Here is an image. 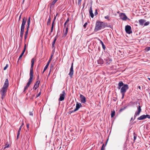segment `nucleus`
<instances>
[{
  "label": "nucleus",
  "mask_w": 150,
  "mask_h": 150,
  "mask_svg": "<svg viewBox=\"0 0 150 150\" xmlns=\"http://www.w3.org/2000/svg\"><path fill=\"white\" fill-rule=\"evenodd\" d=\"M54 21H53V22H52V25L51 33H52L53 31V27H54Z\"/></svg>",
  "instance_id": "obj_25"
},
{
  "label": "nucleus",
  "mask_w": 150,
  "mask_h": 150,
  "mask_svg": "<svg viewBox=\"0 0 150 150\" xmlns=\"http://www.w3.org/2000/svg\"><path fill=\"white\" fill-rule=\"evenodd\" d=\"M68 30V25L67 26L66 28V30L64 35V37H65L67 35Z\"/></svg>",
  "instance_id": "obj_22"
},
{
  "label": "nucleus",
  "mask_w": 150,
  "mask_h": 150,
  "mask_svg": "<svg viewBox=\"0 0 150 150\" xmlns=\"http://www.w3.org/2000/svg\"><path fill=\"white\" fill-rule=\"evenodd\" d=\"M80 96L81 98V102L83 103H85L86 102V98L82 94H80Z\"/></svg>",
  "instance_id": "obj_12"
},
{
  "label": "nucleus",
  "mask_w": 150,
  "mask_h": 150,
  "mask_svg": "<svg viewBox=\"0 0 150 150\" xmlns=\"http://www.w3.org/2000/svg\"><path fill=\"white\" fill-rule=\"evenodd\" d=\"M76 111H75V109L74 110H72L71 111V113H72V112H74Z\"/></svg>",
  "instance_id": "obj_53"
},
{
  "label": "nucleus",
  "mask_w": 150,
  "mask_h": 150,
  "mask_svg": "<svg viewBox=\"0 0 150 150\" xmlns=\"http://www.w3.org/2000/svg\"><path fill=\"white\" fill-rule=\"evenodd\" d=\"M8 86V79H6L5 81L3 87L0 90V94L1 95V98L3 100L5 97Z\"/></svg>",
  "instance_id": "obj_2"
},
{
  "label": "nucleus",
  "mask_w": 150,
  "mask_h": 150,
  "mask_svg": "<svg viewBox=\"0 0 150 150\" xmlns=\"http://www.w3.org/2000/svg\"><path fill=\"white\" fill-rule=\"evenodd\" d=\"M57 1L56 0H54V1L52 2L51 5H54L56 2Z\"/></svg>",
  "instance_id": "obj_34"
},
{
  "label": "nucleus",
  "mask_w": 150,
  "mask_h": 150,
  "mask_svg": "<svg viewBox=\"0 0 150 150\" xmlns=\"http://www.w3.org/2000/svg\"><path fill=\"white\" fill-rule=\"evenodd\" d=\"M26 49V44H25L23 50V52H22L21 54L19 56V59H18V60L21 59L23 55V54H24L25 51Z\"/></svg>",
  "instance_id": "obj_13"
},
{
  "label": "nucleus",
  "mask_w": 150,
  "mask_h": 150,
  "mask_svg": "<svg viewBox=\"0 0 150 150\" xmlns=\"http://www.w3.org/2000/svg\"><path fill=\"white\" fill-rule=\"evenodd\" d=\"M124 85V84L123 83L122 81H120L118 84V85H119V86H121V87H122Z\"/></svg>",
  "instance_id": "obj_27"
},
{
  "label": "nucleus",
  "mask_w": 150,
  "mask_h": 150,
  "mask_svg": "<svg viewBox=\"0 0 150 150\" xmlns=\"http://www.w3.org/2000/svg\"><path fill=\"white\" fill-rule=\"evenodd\" d=\"M138 88H139V89H141V87H140V86H138Z\"/></svg>",
  "instance_id": "obj_59"
},
{
  "label": "nucleus",
  "mask_w": 150,
  "mask_h": 150,
  "mask_svg": "<svg viewBox=\"0 0 150 150\" xmlns=\"http://www.w3.org/2000/svg\"><path fill=\"white\" fill-rule=\"evenodd\" d=\"M146 116L145 115H142L141 116L139 117H138L137 119L138 120H144L146 119Z\"/></svg>",
  "instance_id": "obj_17"
},
{
  "label": "nucleus",
  "mask_w": 150,
  "mask_h": 150,
  "mask_svg": "<svg viewBox=\"0 0 150 150\" xmlns=\"http://www.w3.org/2000/svg\"><path fill=\"white\" fill-rule=\"evenodd\" d=\"M125 30L126 33L128 34H130L132 33L131 28L130 25H127L125 27Z\"/></svg>",
  "instance_id": "obj_6"
},
{
  "label": "nucleus",
  "mask_w": 150,
  "mask_h": 150,
  "mask_svg": "<svg viewBox=\"0 0 150 150\" xmlns=\"http://www.w3.org/2000/svg\"><path fill=\"white\" fill-rule=\"evenodd\" d=\"M145 21V20L142 19H140L139 20V24L141 25H143Z\"/></svg>",
  "instance_id": "obj_19"
},
{
  "label": "nucleus",
  "mask_w": 150,
  "mask_h": 150,
  "mask_svg": "<svg viewBox=\"0 0 150 150\" xmlns=\"http://www.w3.org/2000/svg\"><path fill=\"white\" fill-rule=\"evenodd\" d=\"M8 64H6V66L4 68V70H6L7 68H8Z\"/></svg>",
  "instance_id": "obj_38"
},
{
  "label": "nucleus",
  "mask_w": 150,
  "mask_h": 150,
  "mask_svg": "<svg viewBox=\"0 0 150 150\" xmlns=\"http://www.w3.org/2000/svg\"><path fill=\"white\" fill-rule=\"evenodd\" d=\"M121 87V86H119L118 85V86L117 87V88H118V89H120Z\"/></svg>",
  "instance_id": "obj_56"
},
{
  "label": "nucleus",
  "mask_w": 150,
  "mask_h": 150,
  "mask_svg": "<svg viewBox=\"0 0 150 150\" xmlns=\"http://www.w3.org/2000/svg\"><path fill=\"white\" fill-rule=\"evenodd\" d=\"M23 124H24L23 123H22V124L21 125V126L19 128V130H21L22 127H23Z\"/></svg>",
  "instance_id": "obj_43"
},
{
  "label": "nucleus",
  "mask_w": 150,
  "mask_h": 150,
  "mask_svg": "<svg viewBox=\"0 0 150 150\" xmlns=\"http://www.w3.org/2000/svg\"><path fill=\"white\" fill-rule=\"evenodd\" d=\"M81 106V103H77L76 104V108L75 109V110L77 111L78 110Z\"/></svg>",
  "instance_id": "obj_16"
},
{
  "label": "nucleus",
  "mask_w": 150,
  "mask_h": 150,
  "mask_svg": "<svg viewBox=\"0 0 150 150\" xmlns=\"http://www.w3.org/2000/svg\"><path fill=\"white\" fill-rule=\"evenodd\" d=\"M24 29L23 28H21V32L20 36L21 37V38H23V34L24 33Z\"/></svg>",
  "instance_id": "obj_20"
},
{
  "label": "nucleus",
  "mask_w": 150,
  "mask_h": 150,
  "mask_svg": "<svg viewBox=\"0 0 150 150\" xmlns=\"http://www.w3.org/2000/svg\"><path fill=\"white\" fill-rule=\"evenodd\" d=\"M121 93L122 95V98H124L125 93Z\"/></svg>",
  "instance_id": "obj_46"
},
{
  "label": "nucleus",
  "mask_w": 150,
  "mask_h": 150,
  "mask_svg": "<svg viewBox=\"0 0 150 150\" xmlns=\"http://www.w3.org/2000/svg\"><path fill=\"white\" fill-rule=\"evenodd\" d=\"M56 16H55L54 17V20H53V21H54H54L56 19Z\"/></svg>",
  "instance_id": "obj_57"
},
{
  "label": "nucleus",
  "mask_w": 150,
  "mask_h": 150,
  "mask_svg": "<svg viewBox=\"0 0 150 150\" xmlns=\"http://www.w3.org/2000/svg\"><path fill=\"white\" fill-rule=\"evenodd\" d=\"M104 59L106 61V63L108 64H110L112 62L111 59L109 57H107Z\"/></svg>",
  "instance_id": "obj_14"
},
{
  "label": "nucleus",
  "mask_w": 150,
  "mask_h": 150,
  "mask_svg": "<svg viewBox=\"0 0 150 150\" xmlns=\"http://www.w3.org/2000/svg\"><path fill=\"white\" fill-rule=\"evenodd\" d=\"M98 14V13L97 12V9H96L95 10V12L94 13V14L95 16L97 15Z\"/></svg>",
  "instance_id": "obj_39"
},
{
  "label": "nucleus",
  "mask_w": 150,
  "mask_h": 150,
  "mask_svg": "<svg viewBox=\"0 0 150 150\" xmlns=\"http://www.w3.org/2000/svg\"><path fill=\"white\" fill-rule=\"evenodd\" d=\"M115 115V110L112 111L111 114V117H113Z\"/></svg>",
  "instance_id": "obj_26"
},
{
  "label": "nucleus",
  "mask_w": 150,
  "mask_h": 150,
  "mask_svg": "<svg viewBox=\"0 0 150 150\" xmlns=\"http://www.w3.org/2000/svg\"><path fill=\"white\" fill-rule=\"evenodd\" d=\"M29 125L28 124H26V127L28 129L29 128Z\"/></svg>",
  "instance_id": "obj_51"
},
{
  "label": "nucleus",
  "mask_w": 150,
  "mask_h": 150,
  "mask_svg": "<svg viewBox=\"0 0 150 150\" xmlns=\"http://www.w3.org/2000/svg\"><path fill=\"white\" fill-rule=\"evenodd\" d=\"M101 24V21H98L96 22L95 29L96 31H98L102 28Z\"/></svg>",
  "instance_id": "obj_3"
},
{
  "label": "nucleus",
  "mask_w": 150,
  "mask_h": 150,
  "mask_svg": "<svg viewBox=\"0 0 150 150\" xmlns=\"http://www.w3.org/2000/svg\"><path fill=\"white\" fill-rule=\"evenodd\" d=\"M21 131V130H19H19L18 131V134H17V139H18V138L20 134Z\"/></svg>",
  "instance_id": "obj_32"
},
{
  "label": "nucleus",
  "mask_w": 150,
  "mask_h": 150,
  "mask_svg": "<svg viewBox=\"0 0 150 150\" xmlns=\"http://www.w3.org/2000/svg\"><path fill=\"white\" fill-rule=\"evenodd\" d=\"M136 137H137V135L135 133H134V141H135V140L136 139Z\"/></svg>",
  "instance_id": "obj_31"
},
{
  "label": "nucleus",
  "mask_w": 150,
  "mask_h": 150,
  "mask_svg": "<svg viewBox=\"0 0 150 150\" xmlns=\"http://www.w3.org/2000/svg\"><path fill=\"white\" fill-rule=\"evenodd\" d=\"M54 44H55V43L53 42L52 43V47H54Z\"/></svg>",
  "instance_id": "obj_50"
},
{
  "label": "nucleus",
  "mask_w": 150,
  "mask_h": 150,
  "mask_svg": "<svg viewBox=\"0 0 150 150\" xmlns=\"http://www.w3.org/2000/svg\"><path fill=\"white\" fill-rule=\"evenodd\" d=\"M82 0H78V5L79 6L81 5V2Z\"/></svg>",
  "instance_id": "obj_30"
},
{
  "label": "nucleus",
  "mask_w": 150,
  "mask_h": 150,
  "mask_svg": "<svg viewBox=\"0 0 150 150\" xmlns=\"http://www.w3.org/2000/svg\"><path fill=\"white\" fill-rule=\"evenodd\" d=\"M138 110L135 113L134 117V120L136 117L139 115L140 112L141 111L142 109H141V106L140 105H139L138 106Z\"/></svg>",
  "instance_id": "obj_7"
},
{
  "label": "nucleus",
  "mask_w": 150,
  "mask_h": 150,
  "mask_svg": "<svg viewBox=\"0 0 150 150\" xmlns=\"http://www.w3.org/2000/svg\"><path fill=\"white\" fill-rule=\"evenodd\" d=\"M35 59L34 58L32 59L31 60V67L30 70V78L29 79L27 83V85L25 87L24 91H25L29 87L33 79V68L34 64Z\"/></svg>",
  "instance_id": "obj_1"
},
{
  "label": "nucleus",
  "mask_w": 150,
  "mask_h": 150,
  "mask_svg": "<svg viewBox=\"0 0 150 150\" xmlns=\"http://www.w3.org/2000/svg\"><path fill=\"white\" fill-rule=\"evenodd\" d=\"M149 21H147L144 24V26H146L149 25Z\"/></svg>",
  "instance_id": "obj_33"
},
{
  "label": "nucleus",
  "mask_w": 150,
  "mask_h": 150,
  "mask_svg": "<svg viewBox=\"0 0 150 150\" xmlns=\"http://www.w3.org/2000/svg\"><path fill=\"white\" fill-rule=\"evenodd\" d=\"M40 81H37L36 82L35 84L34 85L33 88L35 90H36V89L39 87V84L40 83Z\"/></svg>",
  "instance_id": "obj_15"
},
{
  "label": "nucleus",
  "mask_w": 150,
  "mask_h": 150,
  "mask_svg": "<svg viewBox=\"0 0 150 150\" xmlns=\"http://www.w3.org/2000/svg\"><path fill=\"white\" fill-rule=\"evenodd\" d=\"M52 55L51 56V57L50 58V59H51V60L52 59Z\"/></svg>",
  "instance_id": "obj_60"
},
{
  "label": "nucleus",
  "mask_w": 150,
  "mask_h": 150,
  "mask_svg": "<svg viewBox=\"0 0 150 150\" xmlns=\"http://www.w3.org/2000/svg\"><path fill=\"white\" fill-rule=\"evenodd\" d=\"M66 95V93L64 90L62 91V93L60 94V97L59 99V101H62L64 100L65 96Z\"/></svg>",
  "instance_id": "obj_5"
},
{
  "label": "nucleus",
  "mask_w": 150,
  "mask_h": 150,
  "mask_svg": "<svg viewBox=\"0 0 150 150\" xmlns=\"http://www.w3.org/2000/svg\"><path fill=\"white\" fill-rule=\"evenodd\" d=\"M101 44H102V47H103V48L105 50V45H104V44H103V42L101 41Z\"/></svg>",
  "instance_id": "obj_29"
},
{
  "label": "nucleus",
  "mask_w": 150,
  "mask_h": 150,
  "mask_svg": "<svg viewBox=\"0 0 150 150\" xmlns=\"http://www.w3.org/2000/svg\"><path fill=\"white\" fill-rule=\"evenodd\" d=\"M126 108V107H124V108H122L121 109H120V110H119V112H122V111H123V110H124Z\"/></svg>",
  "instance_id": "obj_35"
},
{
  "label": "nucleus",
  "mask_w": 150,
  "mask_h": 150,
  "mask_svg": "<svg viewBox=\"0 0 150 150\" xmlns=\"http://www.w3.org/2000/svg\"><path fill=\"white\" fill-rule=\"evenodd\" d=\"M24 1H25V0H23V2H24Z\"/></svg>",
  "instance_id": "obj_62"
},
{
  "label": "nucleus",
  "mask_w": 150,
  "mask_h": 150,
  "mask_svg": "<svg viewBox=\"0 0 150 150\" xmlns=\"http://www.w3.org/2000/svg\"><path fill=\"white\" fill-rule=\"evenodd\" d=\"M30 17H29L28 18V21H27V30L25 32V35H28V30H29V26L30 24Z\"/></svg>",
  "instance_id": "obj_9"
},
{
  "label": "nucleus",
  "mask_w": 150,
  "mask_h": 150,
  "mask_svg": "<svg viewBox=\"0 0 150 150\" xmlns=\"http://www.w3.org/2000/svg\"><path fill=\"white\" fill-rule=\"evenodd\" d=\"M98 63L99 64H103V61L102 59H100L98 60Z\"/></svg>",
  "instance_id": "obj_23"
},
{
  "label": "nucleus",
  "mask_w": 150,
  "mask_h": 150,
  "mask_svg": "<svg viewBox=\"0 0 150 150\" xmlns=\"http://www.w3.org/2000/svg\"><path fill=\"white\" fill-rule=\"evenodd\" d=\"M150 50V47H148L147 48V50Z\"/></svg>",
  "instance_id": "obj_58"
},
{
  "label": "nucleus",
  "mask_w": 150,
  "mask_h": 150,
  "mask_svg": "<svg viewBox=\"0 0 150 150\" xmlns=\"http://www.w3.org/2000/svg\"><path fill=\"white\" fill-rule=\"evenodd\" d=\"M148 79L150 81V78H149Z\"/></svg>",
  "instance_id": "obj_64"
},
{
  "label": "nucleus",
  "mask_w": 150,
  "mask_h": 150,
  "mask_svg": "<svg viewBox=\"0 0 150 150\" xmlns=\"http://www.w3.org/2000/svg\"><path fill=\"white\" fill-rule=\"evenodd\" d=\"M27 35L25 34V36L24 37L25 40H26L27 37Z\"/></svg>",
  "instance_id": "obj_48"
},
{
  "label": "nucleus",
  "mask_w": 150,
  "mask_h": 150,
  "mask_svg": "<svg viewBox=\"0 0 150 150\" xmlns=\"http://www.w3.org/2000/svg\"><path fill=\"white\" fill-rule=\"evenodd\" d=\"M110 16L109 15L107 16H105L104 18L105 19H107L108 21H110V19H109Z\"/></svg>",
  "instance_id": "obj_28"
},
{
  "label": "nucleus",
  "mask_w": 150,
  "mask_h": 150,
  "mask_svg": "<svg viewBox=\"0 0 150 150\" xmlns=\"http://www.w3.org/2000/svg\"><path fill=\"white\" fill-rule=\"evenodd\" d=\"M48 65H46L45 66V68H44V71H45L46 69H47V68L48 67Z\"/></svg>",
  "instance_id": "obj_36"
},
{
  "label": "nucleus",
  "mask_w": 150,
  "mask_h": 150,
  "mask_svg": "<svg viewBox=\"0 0 150 150\" xmlns=\"http://www.w3.org/2000/svg\"><path fill=\"white\" fill-rule=\"evenodd\" d=\"M104 144H103L101 148V150H104L105 148L104 147Z\"/></svg>",
  "instance_id": "obj_40"
},
{
  "label": "nucleus",
  "mask_w": 150,
  "mask_h": 150,
  "mask_svg": "<svg viewBox=\"0 0 150 150\" xmlns=\"http://www.w3.org/2000/svg\"><path fill=\"white\" fill-rule=\"evenodd\" d=\"M146 118H148L149 119H150V115L148 114L145 115Z\"/></svg>",
  "instance_id": "obj_37"
},
{
  "label": "nucleus",
  "mask_w": 150,
  "mask_h": 150,
  "mask_svg": "<svg viewBox=\"0 0 150 150\" xmlns=\"http://www.w3.org/2000/svg\"><path fill=\"white\" fill-rule=\"evenodd\" d=\"M21 15L20 16H19V20H18L19 21L21 19Z\"/></svg>",
  "instance_id": "obj_54"
},
{
  "label": "nucleus",
  "mask_w": 150,
  "mask_h": 150,
  "mask_svg": "<svg viewBox=\"0 0 150 150\" xmlns=\"http://www.w3.org/2000/svg\"><path fill=\"white\" fill-rule=\"evenodd\" d=\"M87 24V23L86 22L83 25V26L85 28L86 27V25Z\"/></svg>",
  "instance_id": "obj_44"
},
{
  "label": "nucleus",
  "mask_w": 150,
  "mask_h": 150,
  "mask_svg": "<svg viewBox=\"0 0 150 150\" xmlns=\"http://www.w3.org/2000/svg\"><path fill=\"white\" fill-rule=\"evenodd\" d=\"M41 91L38 93V95L37 96H36V97H38V96H39L41 94Z\"/></svg>",
  "instance_id": "obj_45"
},
{
  "label": "nucleus",
  "mask_w": 150,
  "mask_h": 150,
  "mask_svg": "<svg viewBox=\"0 0 150 150\" xmlns=\"http://www.w3.org/2000/svg\"><path fill=\"white\" fill-rule=\"evenodd\" d=\"M56 40H57V39L56 38H55L54 39V40L53 42L55 43V42Z\"/></svg>",
  "instance_id": "obj_52"
},
{
  "label": "nucleus",
  "mask_w": 150,
  "mask_h": 150,
  "mask_svg": "<svg viewBox=\"0 0 150 150\" xmlns=\"http://www.w3.org/2000/svg\"><path fill=\"white\" fill-rule=\"evenodd\" d=\"M129 87L128 85L126 84H124L123 86L122 87L120 90V92L121 93H125L127 90L128 89Z\"/></svg>",
  "instance_id": "obj_4"
},
{
  "label": "nucleus",
  "mask_w": 150,
  "mask_h": 150,
  "mask_svg": "<svg viewBox=\"0 0 150 150\" xmlns=\"http://www.w3.org/2000/svg\"><path fill=\"white\" fill-rule=\"evenodd\" d=\"M51 21V17H50V16L48 19V21H47V25H50V24Z\"/></svg>",
  "instance_id": "obj_24"
},
{
  "label": "nucleus",
  "mask_w": 150,
  "mask_h": 150,
  "mask_svg": "<svg viewBox=\"0 0 150 150\" xmlns=\"http://www.w3.org/2000/svg\"><path fill=\"white\" fill-rule=\"evenodd\" d=\"M30 116H32L33 115V113H32V112H30Z\"/></svg>",
  "instance_id": "obj_47"
},
{
  "label": "nucleus",
  "mask_w": 150,
  "mask_h": 150,
  "mask_svg": "<svg viewBox=\"0 0 150 150\" xmlns=\"http://www.w3.org/2000/svg\"><path fill=\"white\" fill-rule=\"evenodd\" d=\"M39 75H38L37 76V79L38 80L39 79Z\"/></svg>",
  "instance_id": "obj_61"
},
{
  "label": "nucleus",
  "mask_w": 150,
  "mask_h": 150,
  "mask_svg": "<svg viewBox=\"0 0 150 150\" xmlns=\"http://www.w3.org/2000/svg\"><path fill=\"white\" fill-rule=\"evenodd\" d=\"M121 17V18L123 20H126L127 18V16L124 13L122 14Z\"/></svg>",
  "instance_id": "obj_18"
},
{
  "label": "nucleus",
  "mask_w": 150,
  "mask_h": 150,
  "mask_svg": "<svg viewBox=\"0 0 150 150\" xmlns=\"http://www.w3.org/2000/svg\"><path fill=\"white\" fill-rule=\"evenodd\" d=\"M101 27H102V28H104L107 25V23H104L102 22H101Z\"/></svg>",
  "instance_id": "obj_21"
},
{
  "label": "nucleus",
  "mask_w": 150,
  "mask_h": 150,
  "mask_svg": "<svg viewBox=\"0 0 150 150\" xmlns=\"http://www.w3.org/2000/svg\"><path fill=\"white\" fill-rule=\"evenodd\" d=\"M89 13L90 16L92 18H93L94 16V14L93 13V9L92 8V6L91 5L89 9Z\"/></svg>",
  "instance_id": "obj_11"
},
{
  "label": "nucleus",
  "mask_w": 150,
  "mask_h": 150,
  "mask_svg": "<svg viewBox=\"0 0 150 150\" xmlns=\"http://www.w3.org/2000/svg\"><path fill=\"white\" fill-rule=\"evenodd\" d=\"M9 147V144H6L4 148V149H5L6 148H8Z\"/></svg>",
  "instance_id": "obj_41"
},
{
  "label": "nucleus",
  "mask_w": 150,
  "mask_h": 150,
  "mask_svg": "<svg viewBox=\"0 0 150 150\" xmlns=\"http://www.w3.org/2000/svg\"><path fill=\"white\" fill-rule=\"evenodd\" d=\"M45 71H44V70H43V71L42 72V73H43Z\"/></svg>",
  "instance_id": "obj_63"
},
{
  "label": "nucleus",
  "mask_w": 150,
  "mask_h": 150,
  "mask_svg": "<svg viewBox=\"0 0 150 150\" xmlns=\"http://www.w3.org/2000/svg\"><path fill=\"white\" fill-rule=\"evenodd\" d=\"M73 70V63H72L71 64V67L70 69V71L69 75L71 77L74 74Z\"/></svg>",
  "instance_id": "obj_8"
},
{
  "label": "nucleus",
  "mask_w": 150,
  "mask_h": 150,
  "mask_svg": "<svg viewBox=\"0 0 150 150\" xmlns=\"http://www.w3.org/2000/svg\"><path fill=\"white\" fill-rule=\"evenodd\" d=\"M67 23L66 22L65 23H64V28L66 27V24H67Z\"/></svg>",
  "instance_id": "obj_55"
},
{
  "label": "nucleus",
  "mask_w": 150,
  "mask_h": 150,
  "mask_svg": "<svg viewBox=\"0 0 150 150\" xmlns=\"http://www.w3.org/2000/svg\"><path fill=\"white\" fill-rule=\"evenodd\" d=\"M27 18H26L24 17L23 19L22 23L21 25V28L24 29L25 28V25Z\"/></svg>",
  "instance_id": "obj_10"
},
{
  "label": "nucleus",
  "mask_w": 150,
  "mask_h": 150,
  "mask_svg": "<svg viewBox=\"0 0 150 150\" xmlns=\"http://www.w3.org/2000/svg\"><path fill=\"white\" fill-rule=\"evenodd\" d=\"M69 18H68L67 19V20L66 21V22L68 23L69 22Z\"/></svg>",
  "instance_id": "obj_49"
},
{
  "label": "nucleus",
  "mask_w": 150,
  "mask_h": 150,
  "mask_svg": "<svg viewBox=\"0 0 150 150\" xmlns=\"http://www.w3.org/2000/svg\"><path fill=\"white\" fill-rule=\"evenodd\" d=\"M51 61V59H50L47 62V65L49 66V64L50 62Z\"/></svg>",
  "instance_id": "obj_42"
}]
</instances>
